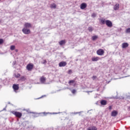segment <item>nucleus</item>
<instances>
[{
  "label": "nucleus",
  "instance_id": "36",
  "mask_svg": "<svg viewBox=\"0 0 130 130\" xmlns=\"http://www.w3.org/2000/svg\"><path fill=\"white\" fill-rule=\"evenodd\" d=\"M127 98H130V96H127Z\"/></svg>",
  "mask_w": 130,
  "mask_h": 130
},
{
  "label": "nucleus",
  "instance_id": "26",
  "mask_svg": "<svg viewBox=\"0 0 130 130\" xmlns=\"http://www.w3.org/2000/svg\"><path fill=\"white\" fill-rule=\"evenodd\" d=\"M76 92H77V90H76V89H73V90H72V93L73 94H75V93H76Z\"/></svg>",
  "mask_w": 130,
  "mask_h": 130
},
{
  "label": "nucleus",
  "instance_id": "8",
  "mask_svg": "<svg viewBox=\"0 0 130 130\" xmlns=\"http://www.w3.org/2000/svg\"><path fill=\"white\" fill-rule=\"evenodd\" d=\"M26 68L28 70V71H31V70L33 69V64H27Z\"/></svg>",
  "mask_w": 130,
  "mask_h": 130
},
{
  "label": "nucleus",
  "instance_id": "1",
  "mask_svg": "<svg viewBox=\"0 0 130 130\" xmlns=\"http://www.w3.org/2000/svg\"><path fill=\"white\" fill-rule=\"evenodd\" d=\"M106 24L107 27H109V28H111V27L113 26L112 22L109 20H106Z\"/></svg>",
  "mask_w": 130,
  "mask_h": 130
},
{
  "label": "nucleus",
  "instance_id": "25",
  "mask_svg": "<svg viewBox=\"0 0 130 130\" xmlns=\"http://www.w3.org/2000/svg\"><path fill=\"white\" fill-rule=\"evenodd\" d=\"M96 14H95V13H93V14L91 15V17H92V18H95V17H96Z\"/></svg>",
  "mask_w": 130,
  "mask_h": 130
},
{
  "label": "nucleus",
  "instance_id": "21",
  "mask_svg": "<svg viewBox=\"0 0 130 130\" xmlns=\"http://www.w3.org/2000/svg\"><path fill=\"white\" fill-rule=\"evenodd\" d=\"M101 22L102 25H104V24H105V23H106L105 20H103V19H102L101 20Z\"/></svg>",
  "mask_w": 130,
  "mask_h": 130
},
{
  "label": "nucleus",
  "instance_id": "18",
  "mask_svg": "<svg viewBox=\"0 0 130 130\" xmlns=\"http://www.w3.org/2000/svg\"><path fill=\"white\" fill-rule=\"evenodd\" d=\"M87 130H97V128L95 126L87 128Z\"/></svg>",
  "mask_w": 130,
  "mask_h": 130
},
{
  "label": "nucleus",
  "instance_id": "5",
  "mask_svg": "<svg viewBox=\"0 0 130 130\" xmlns=\"http://www.w3.org/2000/svg\"><path fill=\"white\" fill-rule=\"evenodd\" d=\"M66 66H67V62L66 61H61L59 63V67L60 68L66 67Z\"/></svg>",
  "mask_w": 130,
  "mask_h": 130
},
{
  "label": "nucleus",
  "instance_id": "14",
  "mask_svg": "<svg viewBox=\"0 0 130 130\" xmlns=\"http://www.w3.org/2000/svg\"><path fill=\"white\" fill-rule=\"evenodd\" d=\"M92 61H98L99 60V57H93L91 59Z\"/></svg>",
  "mask_w": 130,
  "mask_h": 130
},
{
  "label": "nucleus",
  "instance_id": "2",
  "mask_svg": "<svg viewBox=\"0 0 130 130\" xmlns=\"http://www.w3.org/2000/svg\"><path fill=\"white\" fill-rule=\"evenodd\" d=\"M22 31L23 33H24V34H25L26 35H28V34H29L30 32H31V30H30V29H28L26 28H23Z\"/></svg>",
  "mask_w": 130,
  "mask_h": 130
},
{
  "label": "nucleus",
  "instance_id": "15",
  "mask_svg": "<svg viewBox=\"0 0 130 130\" xmlns=\"http://www.w3.org/2000/svg\"><path fill=\"white\" fill-rule=\"evenodd\" d=\"M117 115V112L116 111H113L111 113V116H116Z\"/></svg>",
  "mask_w": 130,
  "mask_h": 130
},
{
  "label": "nucleus",
  "instance_id": "16",
  "mask_svg": "<svg viewBox=\"0 0 130 130\" xmlns=\"http://www.w3.org/2000/svg\"><path fill=\"white\" fill-rule=\"evenodd\" d=\"M59 45H63V44H66V41L61 40L59 42Z\"/></svg>",
  "mask_w": 130,
  "mask_h": 130
},
{
  "label": "nucleus",
  "instance_id": "27",
  "mask_svg": "<svg viewBox=\"0 0 130 130\" xmlns=\"http://www.w3.org/2000/svg\"><path fill=\"white\" fill-rule=\"evenodd\" d=\"M47 62V61H46V60H44V61L42 62V63H43V64H46Z\"/></svg>",
  "mask_w": 130,
  "mask_h": 130
},
{
  "label": "nucleus",
  "instance_id": "17",
  "mask_svg": "<svg viewBox=\"0 0 130 130\" xmlns=\"http://www.w3.org/2000/svg\"><path fill=\"white\" fill-rule=\"evenodd\" d=\"M51 9H56V5L55 4H53L51 5Z\"/></svg>",
  "mask_w": 130,
  "mask_h": 130
},
{
  "label": "nucleus",
  "instance_id": "32",
  "mask_svg": "<svg viewBox=\"0 0 130 130\" xmlns=\"http://www.w3.org/2000/svg\"><path fill=\"white\" fill-rule=\"evenodd\" d=\"M81 112H83L81 111V112H77V113H75V114H78V113H81Z\"/></svg>",
  "mask_w": 130,
  "mask_h": 130
},
{
  "label": "nucleus",
  "instance_id": "35",
  "mask_svg": "<svg viewBox=\"0 0 130 130\" xmlns=\"http://www.w3.org/2000/svg\"><path fill=\"white\" fill-rule=\"evenodd\" d=\"M53 114H57V113H53Z\"/></svg>",
  "mask_w": 130,
  "mask_h": 130
},
{
  "label": "nucleus",
  "instance_id": "37",
  "mask_svg": "<svg viewBox=\"0 0 130 130\" xmlns=\"http://www.w3.org/2000/svg\"><path fill=\"white\" fill-rule=\"evenodd\" d=\"M18 77H20V74H18Z\"/></svg>",
  "mask_w": 130,
  "mask_h": 130
},
{
  "label": "nucleus",
  "instance_id": "20",
  "mask_svg": "<svg viewBox=\"0 0 130 130\" xmlns=\"http://www.w3.org/2000/svg\"><path fill=\"white\" fill-rule=\"evenodd\" d=\"M15 47L14 45H12L10 47L11 50H15Z\"/></svg>",
  "mask_w": 130,
  "mask_h": 130
},
{
  "label": "nucleus",
  "instance_id": "9",
  "mask_svg": "<svg viewBox=\"0 0 130 130\" xmlns=\"http://www.w3.org/2000/svg\"><path fill=\"white\" fill-rule=\"evenodd\" d=\"M101 105L105 106L107 104V101L106 100H103L100 102Z\"/></svg>",
  "mask_w": 130,
  "mask_h": 130
},
{
  "label": "nucleus",
  "instance_id": "3",
  "mask_svg": "<svg viewBox=\"0 0 130 130\" xmlns=\"http://www.w3.org/2000/svg\"><path fill=\"white\" fill-rule=\"evenodd\" d=\"M96 53L98 55H103L104 54V50L102 49H99L96 51Z\"/></svg>",
  "mask_w": 130,
  "mask_h": 130
},
{
  "label": "nucleus",
  "instance_id": "23",
  "mask_svg": "<svg viewBox=\"0 0 130 130\" xmlns=\"http://www.w3.org/2000/svg\"><path fill=\"white\" fill-rule=\"evenodd\" d=\"M126 33H130V28H127L126 29Z\"/></svg>",
  "mask_w": 130,
  "mask_h": 130
},
{
  "label": "nucleus",
  "instance_id": "6",
  "mask_svg": "<svg viewBox=\"0 0 130 130\" xmlns=\"http://www.w3.org/2000/svg\"><path fill=\"white\" fill-rule=\"evenodd\" d=\"M87 8V4L86 3H82L80 5V9L84 10Z\"/></svg>",
  "mask_w": 130,
  "mask_h": 130
},
{
  "label": "nucleus",
  "instance_id": "31",
  "mask_svg": "<svg viewBox=\"0 0 130 130\" xmlns=\"http://www.w3.org/2000/svg\"><path fill=\"white\" fill-rule=\"evenodd\" d=\"M109 109L110 110H111V109H112V107L111 106H110L109 107Z\"/></svg>",
  "mask_w": 130,
  "mask_h": 130
},
{
  "label": "nucleus",
  "instance_id": "19",
  "mask_svg": "<svg viewBox=\"0 0 130 130\" xmlns=\"http://www.w3.org/2000/svg\"><path fill=\"white\" fill-rule=\"evenodd\" d=\"M97 38H98V36H92V40H93V41H94V40H96V39H97Z\"/></svg>",
  "mask_w": 130,
  "mask_h": 130
},
{
  "label": "nucleus",
  "instance_id": "10",
  "mask_svg": "<svg viewBox=\"0 0 130 130\" xmlns=\"http://www.w3.org/2000/svg\"><path fill=\"white\" fill-rule=\"evenodd\" d=\"M46 81V78H45L44 77H42L40 78V81L41 82L42 84H44Z\"/></svg>",
  "mask_w": 130,
  "mask_h": 130
},
{
  "label": "nucleus",
  "instance_id": "33",
  "mask_svg": "<svg viewBox=\"0 0 130 130\" xmlns=\"http://www.w3.org/2000/svg\"><path fill=\"white\" fill-rule=\"evenodd\" d=\"M21 80H24V77H21Z\"/></svg>",
  "mask_w": 130,
  "mask_h": 130
},
{
  "label": "nucleus",
  "instance_id": "34",
  "mask_svg": "<svg viewBox=\"0 0 130 130\" xmlns=\"http://www.w3.org/2000/svg\"><path fill=\"white\" fill-rule=\"evenodd\" d=\"M44 96H45V95H43V96H42L41 97V98H43V97H44Z\"/></svg>",
  "mask_w": 130,
  "mask_h": 130
},
{
  "label": "nucleus",
  "instance_id": "28",
  "mask_svg": "<svg viewBox=\"0 0 130 130\" xmlns=\"http://www.w3.org/2000/svg\"><path fill=\"white\" fill-rule=\"evenodd\" d=\"M75 81L74 80H70L69 82V84H72L73 83H74Z\"/></svg>",
  "mask_w": 130,
  "mask_h": 130
},
{
  "label": "nucleus",
  "instance_id": "24",
  "mask_svg": "<svg viewBox=\"0 0 130 130\" xmlns=\"http://www.w3.org/2000/svg\"><path fill=\"white\" fill-rule=\"evenodd\" d=\"M4 43V40L3 39H0V45Z\"/></svg>",
  "mask_w": 130,
  "mask_h": 130
},
{
  "label": "nucleus",
  "instance_id": "4",
  "mask_svg": "<svg viewBox=\"0 0 130 130\" xmlns=\"http://www.w3.org/2000/svg\"><path fill=\"white\" fill-rule=\"evenodd\" d=\"M13 114H14L16 117H19V118H21L22 117V113L19 112H14Z\"/></svg>",
  "mask_w": 130,
  "mask_h": 130
},
{
  "label": "nucleus",
  "instance_id": "38",
  "mask_svg": "<svg viewBox=\"0 0 130 130\" xmlns=\"http://www.w3.org/2000/svg\"><path fill=\"white\" fill-rule=\"evenodd\" d=\"M0 23H2V21L0 20Z\"/></svg>",
  "mask_w": 130,
  "mask_h": 130
},
{
  "label": "nucleus",
  "instance_id": "29",
  "mask_svg": "<svg viewBox=\"0 0 130 130\" xmlns=\"http://www.w3.org/2000/svg\"><path fill=\"white\" fill-rule=\"evenodd\" d=\"M72 73H73V71H72L71 70H69L68 71V74H72Z\"/></svg>",
  "mask_w": 130,
  "mask_h": 130
},
{
  "label": "nucleus",
  "instance_id": "30",
  "mask_svg": "<svg viewBox=\"0 0 130 130\" xmlns=\"http://www.w3.org/2000/svg\"><path fill=\"white\" fill-rule=\"evenodd\" d=\"M97 78V77H96V76H93V77H92V79L93 80H95V79H96Z\"/></svg>",
  "mask_w": 130,
  "mask_h": 130
},
{
  "label": "nucleus",
  "instance_id": "7",
  "mask_svg": "<svg viewBox=\"0 0 130 130\" xmlns=\"http://www.w3.org/2000/svg\"><path fill=\"white\" fill-rule=\"evenodd\" d=\"M24 27H25L24 28L27 29V28H31L32 27V25L30 23H25L24 24Z\"/></svg>",
  "mask_w": 130,
  "mask_h": 130
},
{
  "label": "nucleus",
  "instance_id": "22",
  "mask_svg": "<svg viewBox=\"0 0 130 130\" xmlns=\"http://www.w3.org/2000/svg\"><path fill=\"white\" fill-rule=\"evenodd\" d=\"M88 31H89V32H92V31H93V28H92V27H89Z\"/></svg>",
  "mask_w": 130,
  "mask_h": 130
},
{
  "label": "nucleus",
  "instance_id": "12",
  "mask_svg": "<svg viewBox=\"0 0 130 130\" xmlns=\"http://www.w3.org/2000/svg\"><path fill=\"white\" fill-rule=\"evenodd\" d=\"M122 47L123 48H126V47H128V43H123L122 44Z\"/></svg>",
  "mask_w": 130,
  "mask_h": 130
},
{
  "label": "nucleus",
  "instance_id": "13",
  "mask_svg": "<svg viewBox=\"0 0 130 130\" xmlns=\"http://www.w3.org/2000/svg\"><path fill=\"white\" fill-rule=\"evenodd\" d=\"M119 9V4H117L114 6V10L115 11H117Z\"/></svg>",
  "mask_w": 130,
  "mask_h": 130
},
{
  "label": "nucleus",
  "instance_id": "11",
  "mask_svg": "<svg viewBox=\"0 0 130 130\" xmlns=\"http://www.w3.org/2000/svg\"><path fill=\"white\" fill-rule=\"evenodd\" d=\"M13 88L14 89V91H17V90H19V86L16 84H14L13 86Z\"/></svg>",
  "mask_w": 130,
  "mask_h": 130
}]
</instances>
